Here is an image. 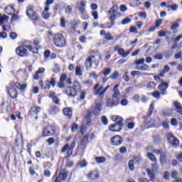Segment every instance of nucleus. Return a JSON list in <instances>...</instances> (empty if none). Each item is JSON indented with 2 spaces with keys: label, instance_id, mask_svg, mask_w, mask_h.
I'll return each instance as SVG.
<instances>
[{
  "label": "nucleus",
  "instance_id": "11",
  "mask_svg": "<svg viewBox=\"0 0 182 182\" xmlns=\"http://www.w3.org/2000/svg\"><path fill=\"white\" fill-rule=\"evenodd\" d=\"M159 90H160L161 95H167V89H168V83L161 82L158 87Z\"/></svg>",
  "mask_w": 182,
  "mask_h": 182
},
{
  "label": "nucleus",
  "instance_id": "7",
  "mask_svg": "<svg viewBox=\"0 0 182 182\" xmlns=\"http://www.w3.org/2000/svg\"><path fill=\"white\" fill-rule=\"evenodd\" d=\"M110 143L112 146H120L123 143V139L119 135H116L110 139Z\"/></svg>",
  "mask_w": 182,
  "mask_h": 182
},
{
  "label": "nucleus",
  "instance_id": "44",
  "mask_svg": "<svg viewBox=\"0 0 182 182\" xmlns=\"http://www.w3.org/2000/svg\"><path fill=\"white\" fill-rule=\"evenodd\" d=\"M129 168L131 170V171H133L134 170V160H130L129 161Z\"/></svg>",
  "mask_w": 182,
  "mask_h": 182
},
{
  "label": "nucleus",
  "instance_id": "19",
  "mask_svg": "<svg viewBox=\"0 0 182 182\" xmlns=\"http://www.w3.org/2000/svg\"><path fill=\"white\" fill-rule=\"evenodd\" d=\"M100 110H102V103L97 102L92 113L95 116H99V114H100Z\"/></svg>",
  "mask_w": 182,
  "mask_h": 182
},
{
  "label": "nucleus",
  "instance_id": "28",
  "mask_svg": "<svg viewBox=\"0 0 182 182\" xmlns=\"http://www.w3.org/2000/svg\"><path fill=\"white\" fill-rule=\"evenodd\" d=\"M75 75L76 76H82L83 75V68L80 65L75 67Z\"/></svg>",
  "mask_w": 182,
  "mask_h": 182
},
{
  "label": "nucleus",
  "instance_id": "34",
  "mask_svg": "<svg viewBox=\"0 0 182 182\" xmlns=\"http://www.w3.org/2000/svg\"><path fill=\"white\" fill-rule=\"evenodd\" d=\"M65 12L67 15H70V14H72V12H73V6H65Z\"/></svg>",
  "mask_w": 182,
  "mask_h": 182
},
{
  "label": "nucleus",
  "instance_id": "26",
  "mask_svg": "<svg viewBox=\"0 0 182 182\" xmlns=\"http://www.w3.org/2000/svg\"><path fill=\"white\" fill-rule=\"evenodd\" d=\"M14 85L17 89H19L21 92H25V90H26V87H28L26 84L21 85V83H19L18 82L16 83L14 82Z\"/></svg>",
  "mask_w": 182,
  "mask_h": 182
},
{
  "label": "nucleus",
  "instance_id": "63",
  "mask_svg": "<svg viewBox=\"0 0 182 182\" xmlns=\"http://www.w3.org/2000/svg\"><path fill=\"white\" fill-rule=\"evenodd\" d=\"M144 63V58H141L135 61V65H143Z\"/></svg>",
  "mask_w": 182,
  "mask_h": 182
},
{
  "label": "nucleus",
  "instance_id": "18",
  "mask_svg": "<svg viewBox=\"0 0 182 182\" xmlns=\"http://www.w3.org/2000/svg\"><path fill=\"white\" fill-rule=\"evenodd\" d=\"M45 85L47 89H50V86L55 87L56 86V80L55 78H50V80H46Z\"/></svg>",
  "mask_w": 182,
  "mask_h": 182
},
{
  "label": "nucleus",
  "instance_id": "35",
  "mask_svg": "<svg viewBox=\"0 0 182 182\" xmlns=\"http://www.w3.org/2000/svg\"><path fill=\"white\" fill-rule=\"evenodd\" d=\"M147 157L148 159H149V160H151V161H152V163H157V159H156V156H154V154L151 153H148Z\"/></svg>",
  "mask_w": 182,
  "mask_h": 182
},
{
  "label": "nucleus",
  "instance_id": "2",
  "mask_svg": "<svg viewBox=\"0 0 182 182\" xmlns=\"http://www.w3.org/2000/svg\"><path fill=\"white\" fill-rule=\"evenodd\" d=\"M100 59L101 58L99 55L89 56L85 60V68L87 70L92 69V63H95L96 66H99Z\"/></svg>",
  "mask_w": 182,
  "mask_h": 182
},
{
  "label": "nucleus",
  "instance_id": "16",
  "mask_svg": "<svg viewBox=\"0 0 182 182\" xmlns=\"http://www.w3.org/2000/svg\"><path fill=\"white\" fill-rule=\"evenodd\" d=\"M75 146H76V141H73L71 143L70 146H69L70 148L68 151L67 156L65 157L67 160H69V159L70 158V156H72L73 153V149H75Z\"/></svg>",
  "mask_w": 182,
  "mask_h": 182
},
{
  "label": "nucleus",
  "instance_id": "12",
  "mask_svg": "<svg viewBox=\"0 0 182 182\" xmlns=\"http://www.w3.org/2000/svg\"><path fill=\"white\" fill-rule=\"evenodd\" d=\"M88 180H96V178H99V171L97 170L91 171L87 175Z\"/></svg>",
  "mask_w": 182,
  "mask_h": 182
},
{
  "label": "nucleus",
  "instance_id": "62",
  "mask_svg": "<svg viewBox=\"0 0 182 182\" xmlns=\"http://www.w3.org/2000/svg\"><path fill=\"white\" fill-rule=\"evenodd\" d=\"M173 113V109H168L166 112H164V116H167L169 117V116H171V114Z\"/></svg>",
  "mask_w": 182,
  "mask_h": 182
},
{
  "label": "nucleus",
  "instance_id": "53",
  "mask_svg": "<svg viewBox=\"0 0 182 182\" xmlns=\"http://www.w3.org/2000/svg\"><path fill=\"white\" fill-rule=\"evenodd\" d=\"M111 23H107L105 24V27L107 28V29H112V26H114V21H110Z\"/></svg>",
  "mask_w": 182,
  "mask_h": 182
},
{
  "label": "nucleus",
  "instance_id": "20",
  "mask_svg": "<svg viewBox=\"0 0 182 182\" xmlns=\"http://www.w3.org/2000/svg\"><path fill=\"white\" fill-rule=\"evenodd\" d=\"M88 143H89V135L86 134L84 136V137L80 141L81 149H86V146H87Z\"/></svg>",
  "mask_w": 182,
  "mask_h": 182
},
{
  "label": "nucleus",
  "instance_id": "37",
  "mask_svg": "<svg viewBox=\"0 0 182 182\" xmlns=\"http://www.w3.org/2000/svg\"><path fill=\"white\" fill-rule=\"evenodd\" d=\"M8 19H9V16H0V26H2L5 22H8Z\"/></svg>",
  "mask_w": 182,
  "mask_h": 182
},
{
  "label": "nucleus",
  "instance_id": "43",
  "mask_svg": "<svg viewBox=\"0 0 182 182\" xmlns=\"http://www.w3.org/2000/svg\"><path fill=\"white\" fill-rule=\"evenodd\" d=\"M117 77H119V72L117 71H114V73L109 76V79H112V80L117 79Z\"/></svg>",
  "mask_w": 182,
  "mask_h": 182
},
{
  "label": "nucleus",
  "instance_id": "15",
  "mask_svg": "<svg viewBox=\"0 0 182 182\" xmlns=\"http://www.w3.org/2000/svg\"><path fill=\"white\" fill-rule=\"evenodd\" d=\"M65 93L68 95V96H70V97H73L76 95L77 93V91L75 90V88L72 87H68L65 89Z\"/></svg>",
  "mask_w": 182,
  "mask_h": 182
},
{
  "label": "nucleus",
  "instance_id": "54",
  "mask_svg": "<svg viewBox=\"0 0 182 182\" xmlns=\"http://www.w3.org/2000/svg\"><path fill=\"white\" fill-rule=\"evenodd\" d=\"M151 170H153V171H155V172L157 171V170H159V165L157 164V162L152 164Z\"/></svg>",
  "mask_w": 182,
  "mask_h": 182
},
{
  "label": "nucleus",
  "instance_id": "31",
  "mask_svg": "<svg viewBox=\"0 0 182 182\" xmlns=\"http://www.w3.org/2000/svg\"><path fill=\"white\" fill-rule=\"evenodd\" d=\"M49 112L50 114H56L59 112V109L56 106L52 105L49 109Z\"/></svg>",
  "mask_w": 182,
  "mask_h": 182
},
{
  "label": "nucleus",
  "instance_id": "51",
  "mask_svg": "<svg viewBox=\"0 0 182 182\" xmlns=\"http://www.w3.org/2000/svg\"><path fill=\"white\" fill-rule=\"evenodd\" d=\"M130 22H132V19L126 18L122 21L121 23L122 25H127L128 23H130Z\"/></svg>",
  "mask_w": 182,
  "mask_h": 182
},
{
  "label": "nucleus",
  "instance_id": "4",
  "mask_svg": "<svg viewBox=\"0 0 182 182\" xmlns=\"http://www.w3.org/2000/svg\"><path fill=\"white\" fill-rule=\"evenodd\" d=\"M6 92L11 99L18 97V91L15 88V82L14 81H11L9 85L6 87Z\"/></svg>",
  "mask_w": 182,
  "mask_h": 182
},
{
  "label": "nucleus",
  "instance_id": "49",
  "mask_svg": "<svg viewBox=\"0 0 182 182\" xmlns=\"http://www.w3.org/2000/svg\"><path fill=\"white\" fill-rule=\"evenodd\" d=\"M105 38L106 41H113V39H114V38L112 36V34H110V33H107Z\"/></svg>",
  "mask_w": 182,
  "mask_h": 182
},
{
  "label": "nucleus",
  "instance_id": "48",
  "mask_svg": "<svg viewBox=\"0 0 182 182\" xmlns=\"http://www.w3.org/2000/svg\"><path fill=\"white\" fill-rule=\"evenodd\" d=\"M167 33H170V32L161 31L158 33V36H159V38H163V37L166 36V35H167Z\"/></svg>",
  "mask_w": 182,
  "mask_h": 182
},
{
  "label": "nucleus",
  "instance_id": "45",
  "mask_svg": "<svg viewBox=\"0 0 182 182\" xmlns=\"http://www.w3.org/2000/svg\"><path fill=\"white\" fill-rule=\"evenodd\" d=\"M78 164L80 166H81L82 168L83 167H87V161H86L85 159L80 161L78 162Z\"/></svg>",
  "mask_w": 182,
  "mask_h": 182
},
{
  "label": "nucleus",
  "instance_id": "64",
  "mask_svg": "<svg viewBox=\"0 0 182 182\" xmlns=\"http://www.w3.org/2000/svg\"><path fill=\"white\" fill-rule=\"evenodd\" d=\"M84 120L86 122L87 124H90V115H85Z\"/></svg>",
  "mask_w": 182,
  "mask_h": 182
},
{
  "label": "nucleus",
  "instance_id": "41",
  "mask_svg": "<svg viewBox=\"0 0 182 182\" xmlns=\"http://www.w3.org/2000/svg\"><path fill=\"white\" fill-rule=\"evenodd\" d=\"M73 89H75V90H76V92H79V90H80V84L75 81L73 82Z\"/></svg>",
  "mask_w": 182,
  "mask_h": 182
},
{
  "label": "nucleus",
  "instance_id": "40",
  "mask_svg": "<svg viewBox=\"0 0 182 182\" xmlns=\"http://www.w3.org/2000/svg\"><path fill=\"white\" fill-rule=\"evenodd\" d=\"M104 76H109L110 73H112V69L110 68H104L102 71Z\"/></svg>",
  "mask_w": 182,
  "mask_h": 182
},
{
  "label": "nucleus",
  "instance_id": "39",
  "mask_svg": "<svg viewBox=\"0 0 182 182\" xmlns=\"http://www.w3.org/2000/svg\"><path fill=\"white\" fill-rule=\"evenodd\" d=\"M43 136H45L46 137H48L49 136H52V134L50 133V132L48 129V127L46 129H44V130L43 132Z\"/></svg>",
  "mask_w": 182,
  "mask_h": 182
},
{
  "label": "nucleus",
  "instance_id": "10",
  "mask_svg": "<svg viewBox=\"0 0 182 182\" xmlns=\"http://www.w3.org/2000/svg\"><path fill=\"white\" fill-rule=\"evenodd\" d=\"M167 139H168V141H169V143H171V144H172V146H175V147H177V146H178V144L180 143L178 141V139H177L176 137H174V136H173V134H168Z\"/></svg>",
  "mask_w": 182,
  "mask_h": 182
},
{
  "label": "nucleus",
  "instance_id": "8",
  "mask_svg": "<svg viewBox=\"0 0 182 182\" xmlns=\"http://www.w3.org/2000/svg\"><path fill=\"white\" fill-rule=\"evenodd\" d=\"M26 15L30 18V19H31V21H39V16L31 8L27 9Z\"/></svg>",
  "mask_w": 182,
  "mask_h": 182
},
{
  "label": "nucleus",
  "instance_id": "38",
  "mask_svg": "<svg viewBox=\"0 0 182 182\" xmlns=\"http://www.w3.org/2000/svg\"><path fill=\"white\" fill-rule=\"evenodd\" d=\"M49 11H46V7L44 9V11L42 13V16L43 19H48L50 14L48 12Z\"/></svg>",
  "mask_w": 182,
  "mask_h": 182
},
{
  "label": "nucleus",
  "instance_id": "21",
  "mask_svg": "<svg viewBox=\"0 0 182 182\" xmlns=\"http://www.w3.org/2000/svg\"><path fill=\"white\" fill-rule=\"evenodd\" d=\"M120 91L119 90V85H117L113 88L112 99H119Z\"/></svg>",
  "mask_w": 182,
  "mask_h": 182
},
{
  "label": "nucleus",
  "instance_id": "29",
  "mask_svg": "<svg viewBox=\"0 0 182 182\" xmlns=\"http://www.w3.org/2000/svg\"><path fill=\"white\" fill-rule=\"evenodd\" d=\"M146 172H147L149 177L151 178V181H154V174H156V171H153V169L147 168Z\"/></svg>",
  "mask_w": 182,
  "mask_h": 182
},
{
  "label": "nucleus",
  "instance_id": "23",
  "mask_svg": "<svg viewBox=\"0 0 182 182\" xmlns=\"http://www.w3.org/2000/svg\"><path fill=\"white\" fill-rule=\"evenodd\" d=\"M174 107L176 108V110L177 113L181 114L182 116V105L178 102L176 101L173 102Z\"/></svg>",
  "mask_w": 182,
  "mask_h": 182
},
{
  "label": "nucleus",
  "instance_id": "6",
  "mask_svg": "<svg viewBox=\"0 0 182 182\" xmlns=\"http://www.w3.org/2000/svg\"><path fill=\"white\" fill-rule=\"evenodd\" d=\"M94 95L95 96H100L101 99L105 97V94L103 92V86H100L99 84H96L93 88Z\"/></svg>",
  "mask_w": 182,
  "mask_h": 182
},
{
  "label": "nucleus",
  "instance_id": "25",
  "mask_svg": "<svg viewBox=\"0 0 182 182\" xmlns=\"http://www.w3.org/2000/svg\"><path fill=\"white\" fill-rule=\"evenodd\" d=\"M5 14L6 15H14L15 14V9L12 6H8L5 8Z\"/></svg>",
  "mask_w": 182,
  "mask_h": 182
},
{
  "label": "nucleus",
  "instance_id": "17",
  "mask_svg": "<svg viewBox=\"0 0 182 182\" xmlns=\"http://www.w3.org/2000/svg\"><path fill=\"white\" fill-rule=\"evenodd\" d=\"M45 68H40L37 71H36V73L33 75L34 80H39L41 79V75H43V73H45Z\"/></svg>",
  "mask_w": 182,
  "mask_h": 182
},
{
  "label": "nucleus",
  "instance_id": "32",
  "mask_svg": "<svg viewBox=\"0 0 182 182\" xmlns=\"http://www.w3.org/2000/svg\"><path fill=\"white\" fill-rule=\"evenodd\" d=\"M95 159V161H97V163H98V164H102L105 163V161H106V158H105L103 156H97Z\"/></svg>",
  "mask_w": 182,
  "mask_h": 182
},
{
  "label": "nucleus",
  "instance_id": "14",
  "mask_svg": "<svg viewBox=\"0 0 182 182\" xmlns=\"http://www.w3.org/2000/svg\"><path fill=\"white\" fill-rule=\"evenodd\" d=\"M122 127H123V125H120L119 124H112L109 126V129L110 132H120L122 130Z\"/></svg>",
  "mask_w": 182,
  "mask_h": 182
},
{
  "label": "nucleus",
  "instance_id": "1",
  "mask_svg": "<svg viewBox=\"0 0 182 182\" xmlns=\"http://www.w3.org/2000/svg\"><path fill=\"white\" fill-rule=\"evenodd\" d=\"M38 45H39V41H34L33 43L30 41L25 42L21 46L16 49V53L22 58L28 56L29 52L38 53Z\"/></svg>",
  "mask_w": 182,
  "mask_h": 182
},
{
  "label": "nucleus",
  "instance_id": "55",
  "mask_svg": "<svg viewBox=\"0 0 182 182\" xmlns=\"http://www.w3.org/2000/svg\"><path fill=\"white\" fill-rule=\"evenodd\" d=\"M128 74L129 72H125L124 75L122 77L125 82H129V80H130V77Z\"/></svg>",
  "mask_w": 182,
  "mask_h": 182
},
{
  "label": "nucleus",
  "instance_id": "50",
  "mask_svg": "<svg viewBox=\"0 0 182 182\" xmlns=\"http://www.w3.org/2000/svg\"><path fill=\"white\" fill-rule=\"evenodd\" d=\"M160 92L159 91H155L151 93V96H153V97H155V99H160Z\"/></svg>",
  "mask_w": 182,
  "mask_h": 182
},
{
  "label": "nucleus",
  "instance_id": "9",
  "mask_svg": "<svg viewBox=\"0 0 182 182\" xmlns=\"http://www.w3.org/2000/svg\"><path fill=\"white\" fill-rule=\"evenodd\" d=\"M116 11H117V6H114L108 11L109 15H110L109 19L110 22H112V24L114 23L113 21H116Z\"/></svg>",
  "mask_w": 182,
  "mask_h": 182
},
{
  "label": "nucleus",
  "instance_id": "57",
  "mask_svg": "<svg viewBox=\"0 0 182 182\" xmlns=\"http://www.w3.org/2000/svg\"><path fill=\"white\" fill-rule=\"evenodd\" d=\"M92 16H93L94 19L97 21V19H99V14L96 11H93L92 12Z\"/></svg>",
  "mask_w": 182,
  "mask_h": 182
},
{
  "label": "nucleus",
  "instance_id": "36",
  "mask_svg": "<svg viewBox=\"0 0 182 182\" xmlns=\"http://www.w3.org/2000/svg\"><path fill=\"white\" fill-rule=\"evenodd\" d=\"M148 90H153L156 87V82L151 81L146 86Z\"/></svg>",
  "mask_w": 182,
  "mask_h": 182
},
{
  "label": "nucleus",
  "instance_id": "27",
  "mask_svg": "<svg viewBox=\"0 0 182 182\" xmlns=\"http://www.w3.org/2000/svg\"><path fill=\"white\" fill-rule=\"evenodd\" d=\"M118 55H119V56H122V58H127V56L130 55V50H127L125 52L124 49L121 48L118 51Z\"/></svg>",
  "mask_w": 182,
  "mask_h": 182
},
{
  "label": "nucleus",
  "instance_id": "60",
  "mask_svg": "<svg viewBox=\"0 0 182 182\" xmlns=\"http://www.w3.org/2000/svg\"><path fill=\"white\" fill-rule=\"evenodd\" d=\"M47 127H48V129L50 131V133H51V135L53 134L55 132H56V129H55L54 127L48 126Z\"/></svg>",
  "mask_w": 182,
  "mask_h": 182
},
{
  "label": "nucleus",
  "instance_id": "58",
  "mask_svg": "<svg viewBox=\"0 0 182 182\" xmlns=\"http://www.w3.org/2000/svg\"><path fill=\"white\" fill-rule=\"evenodd\" d=\"M168 8H171V11H177L178 9V6L177 4H173L171 6H168Z\"/></svg>",
  "mask_w": 182,
  "mask_h": 182
},
{
  "label": "nucleus",
  "instance_id": "61",
  "mask_svg": "<svg viewBox=\"0 0 182 182\" xmlns=\"http://www.w3.org/2000/svg\"><path fill=\"white\" fill-rule=\"evenodd\" d=\"M129 32L131 33H138L137 28L134 26H131L129 28Z\"/></svg>",
  "mask_w": 182,
  "mask_h": 182
},
{
  "label": "nucleus",
  "instance_id": "46",
  "mask_svg": "<svg viewBox=\"0 0 182 182\" xmlns=\"http://www.w3.org/2000/svg\"><path fill=\"white\" fill-rule=\"evenodd\" d=\"M161 142V138L159 136H154V143H155V144H159V143Z\"/></svg>",
  "mask_w": 182,
  "mask_h": 182
},
{
  "label": "nucleus",
  "instance_id": "59",
  "mask_svg": "<svg viewBox=\"0 0 182 182\" xmlns=\"http://www.w3.org/2000/svg\"><path fill=\"white\" fill-rule=\"evenodd\" d=\"M154 59H156V60H161V59H163V54L159 53V54H156L154 56Z\"/></svg>",
  "mask_w": 182,
  "mask_h": 182
},
{
  "label": "nucleus",
  "instance_id": "52",
  "mask_svg": "<svg viewBox=\"0 0 182 182\" xmlns=\"http://www.w3.org/2000/svg\"><path fill=\"white\" fill-rule=\"evenodd\" d=\"M180 39H182V34L176 37V38L175 39L174 43H173V45L175 46H177V44L178 43V42H180Z\"/></svg>",
  "mask_w": 182,
  "mask_h": 182
},
{
  "label": "nucleus",
  "instance_id": "13",
  "mask_svg": "<svg viewBox=\"0 0 182 182\" xmlns=\"http://www.w3.org/2000/svg\"><path fill=\"white\" fill-rule=\"evenodd\" d=\"M39 112H41V107L34 106L31 107L30 114L32 116V117L38 119V113H39Z\"/></svg>",
  "mask_w": 182,
  "mask_h": 182
},
{
  "label": "nucleus",
  "instance_id": "5",
  "mask_svg": "<svg viewBox=\"0 0 182 182\" xmlns=\"http://www.w3.org/2000/svg\"><path fill=\"white\" fill-rule=\"evenodd\" d=\"M69 175V173L66 171H62L59 175H55L54 176L55 182H62V181H66V178H68V176Z\"/></svg>",
  "mask_w": 182,
  "mask_h": 182
},
{
  "label": "nucleus",
  "instance_id": "3",
  "mask_svg": "<svg viewBox=\"0 0 182 182\" xmlns=\"http://www.w3.org/2000/svg\"><path fill=\"white\" fill-rule=\"evenodd\" d=\"M54 45L57 48H65L66 46V40L62 34H55L53 38Z\"/></svg>",
  "mask_w": 182,
  "mask_h": 182
},
{
  "label": "nucleus",
  "instance_id": "24",
  "mask_svg": "<svg viewBox=\"0 0 182 182\" xmlns=\"http://www.w3.org/2000/svg\"><path fill=\"white\" fill-rule=\"evenodd\" d=\"M63 113L65 116H66L67 117H68L69 119H70V117H72L73 116V113H72V109L67 107V108H64L63 109Z\"/></svg>",
  "mask_w": 182,
  "mask_h": 182
},
{
  "label": "nucleus",
  "instance_id": "22",
  "mask_svg": "<svg viewBox=\"0 0 182 182\" xmlns=\"http://www.w3.org/2000/svg\"><path fill=\"white\" fill-rule=\"evenodd\" d=\"M112 120H113L115 123V124H120L123 126V119L122 117L115 115L112 117Z\"/></svg>",
  "mask_w": 182,
  "mask_h": 182
},
{
  "label": "nucleus",
  "instance_id": "33",
  "mask_svg": "<svg viewBox=\"0 0 182 182\" xmlns=\"http://www.w3.org/2000/svg\"><path fill=\"white\" fill-rule=\"evenodd\" d=\"M136 69L138 70H142L143 72H146V70H149V65L146 64H144V65H138L136 66Z\"/></svg>",
  "mask_w": 182,
  "mask_h": 182
},
{
  "label": "nucleus",
  "instance_id": "42",
  "mask_svg": "<svg viewBox=\"0 0 182 182\" xmlns=\"http://www.w3.org/2000/svg\"><path fill=\"white\" fill-rule=\"evenodd\" d=\"M52 4H53V0H47L46 1V4H45L46 11H49V6L52 5Z\"/></svg>",
  "mask_w": 182,
  "mask_h": 182
},
{
  "label": "nucleus",
  "instance_id": "47",
  "mask_svg": "<svg viewBox=\"0 0 182 182\" xmlns=\"http://www.w3.org/2000/svg\"><path fill=\"white\" fill-rule=\"evenodd\" d=\"M60 26L61 28H66V19L64 18V17H62L60 19Z\"/></svg>",
  "mask_w": 182,
  "mask_h": 182
},
{
  "label": "nucleus",
  "instance_id": "30",
  "mask_svg": "<svg viewBox=\"0 0 182 182\" xmlns=\"http://www.w3.org/2000/svg\"><path fill=\"white\" fill-rule=\"evenodd\" d=\"M117 105H119V102H115L114 100H113V99H109L107 101V107H113L114 106H117Z\"/></svg>",
  "mask_w": 182,
  "mask_h": 182
},
{
  "label": "nucleus",
  "instance_id": "56",
  "mask_svg": "<svg viewBox=\"0 0 182 182\" xmlns=\"http://www.w3.org/2000/svg\"><path fill=\"white\" fill-rule=\"evenodd\" d=\"M18 20H19V16H18V15H16V14L12 15L11 18V22H15Z\"/></svg>",
  "mask_w": 182,
  "mask_h": 182
}]
</instances>
